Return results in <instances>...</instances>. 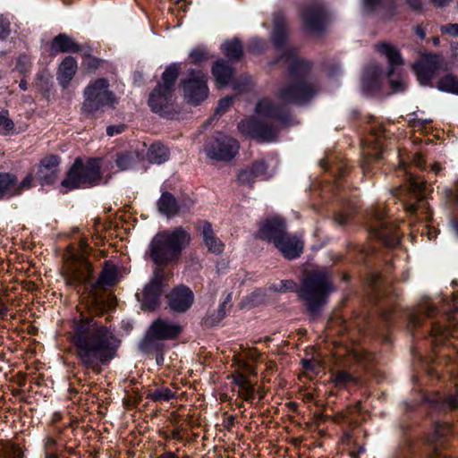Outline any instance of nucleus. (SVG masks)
Here are the masks:
<instances>
[{"label": "nucleus", "instance_id": "obj_1", "mask_svg": "<svg viewBox=\"0 0 458 458\" xmlns=\"http://www.w3.org/2000/svg\"><path fill=\"white\" fill-rule=\"evenodd\" d=\"M72 342L83 367L96 373L115 356L120 345L114 330L92 318L74 324Z\"/></svg>", "mask_w": 458, "mask_h": 458}, {"label": "nucleus", "instance_id": "obj_2", "mask_svg": "<svg viewBox=\"0 0 458 458\" xmlns=\"http://www.w3.org/2000/svg\"><path fill=\"white\" fill-rule=\"evenodd\" d=\"M281 59L289 64L291 79L278 89V103L264 98L257 104L256 112L263 117L284 123L288 115L286 106L308 101L316 93V89L307 78L310 64L299 58L294 50L289 49Z\"/></svg>", "mask_w": 458, "mask_h": 458}, {"label": "nucleus", "instance_id": "obj_3", "mask_svg": "<svg viewBox=\"0 0 458 458\" xmlns=\"http://www.w3.org/2000/svg\"><path fill=\"white\" fill-rule=\"evenodd\" d=\"M190 241V234L182 227L158 232L149 243L150 259L158 266L175 262Z\"/></svg>", "mask_w": 458, "mask_h": 458}, {"label": "nucleus", "instance_id": "obj_4", "mask_svg": "<svg viewBox=\"0 0 458 458\" xmlns=\"http://www.w3.org/2000/svg\"><path fill=\"white\" fill-rule=\"evenodd\" d=\"M333 291L329 274L324 269H317L304 276L302 285L298 292L308 310L312 315H316L327 303L328 294Z\"/></svg>", "mask_w": 458, "mask_h": 458}, {"label": "nucleus", "instance_id": "obj_5", "mask_svg": "<svg viewBox=\"0 0 458 458\" xmlns=\"http://www.w3.org/2000/svg\"><path fill=\"white\" fill-rule=\"evenodd\" d=\"M83 97L81 110L86 114H93L105 106L114 108L118 104L108 81L104 78L90 81L83 90Z\"/></svg>", "mask_w": 458, "mask_h": 458}, {"label": "nucleus", "instance_id": "obj_6", "mask_svg": "<svg viewBox=\"0 0 458 458\" xmlns=\"http://www.w3.org/2000/svg\"><path fill=\"white\" fill-rule=\"evenodd\" d=\"M78 252H69L65 258L63 276L68 285L77 286L89 281L92 268L87 260V241L81 239Z\"/></svg>", "mask_w": 458, "mask_h": 458}, {"label": "nucleus", "instance_id": "obj_7", "mask_svg": "<svg viewBox=\"0 0 458 458\" xmlns=\"http://www.w3.org/2000/svg\"><path fill=\"white\" fill-rule=\"evenodd\" d=\"M100 166L98 159H89L83 163L77 158L68 172L62 186L67 191L97 184L100 180Z\"/></svg>", "mask_w": 458, "mask_h": 458}, {"label": "nucleus", "instance_id": "obj_8", "mask_svg": "<svg viewBox=\"0 0 458 458\" xmlns=\"http://www.w3.org/2000/svg\"><path fill=\"white\" fill-rule=\"evenodd\" d=\"M179 71V65L175 64L169 65L163 72L162 81L150 94L148 105L155 113L162 114L166 108Z\"/></svg>", "mask_w": 458, "mask_h": 458}, {"label": "nucleus", "instance_id": "obj_9", "mask_svg": "<svg viewBox=\"0 0 458 458\" xmlns=\"http://www.w3.org/2000/svg\"><path fill=\"white\" fill-rule=\"evenodd\" d=\"M183 94L188 102L198 105L208 96L207 76L199 70H189L188 77L182 81Z\"/></svg>", "mask_w": 458, "mask_h": 458}, {"label": "nucleus", "instance_id": "obj_10", "mask_svg": "<svg viewBox=\"0 0 458 458\" xmlns=\"http://www.w3.org/2000/svg\"><path fill=\"white\" fill-rule=\"evenodd\" d=\"M239 147V142L235 139L218 132L209 140L205 150L212 159L229 161L238 153Z\"/></svg>", "mask_w": 458, "mask_h": 458}, {"label": "nucleus", "instance_id": "obj_11", "mask_svg": "<svg viewBox=\"0 0 458 458\" xmlns=\"http://www.w3.org/2000/svg\"><path fill=\"white\" fill-rule=\"evenodd\" d=\"M240 132L259 142H272L276 140L278 130L274 125H268L255 117H248L238 124Z\"/></svg>", "mask_w": 458, "mask_h": 458}, {"label": "nucleus", "instance_id": "obj_12", "mask_svg": "<svg viewBox=\"0 0 458 458\" xmlns=\"http://www.w3.org/2000/svg\"><path fill=\"white\" fill-rule=\"evenodd\" d=\"M445 61L442 55L427 53L413 64L418 81L423 86L428 85L435 73L445 68Z\"/></svg>", "mask_w": 458, "mask_h": 458}, {"label": "nucleus", "instance_id": "obj_13", "mask_svg": "<svg viewBox=\"0 0 458 458\" xmlns=\"http://www.w3.org/2000/svg\"><path fill=\"white\" fill-rule=\"evenodd\" d=\"M162 279L163 269H155L152 279L145 285L141 293L137 294L144 310H155L158 306L162 292Z\"/></svg>", "mask_w": 458, "mask_h": 458}, {"label": "nucleus", "instance_id": "obj_14", "mask_svg": "<svg viewBox=\"0 0 458 458\" xmlns=\"http://www.w3.org/2000/svg\"><path fill=\"white\" fill-rule=\"evenodd\" d=\"M158 211L170 218L186 210L193 205L191 200H183L178 202L173 194L169 192H163L157 203Z\"/></svg>", "mask_w": 458, "mask_h": 458}, {"label": "nucleus", "instance_id": "obj_15", "mask_svg": "<svg viewBox=\"0 0 458 458\" xmlns=\"http://www.w3.org/2000/svg\"><path fill=\"white\" fill-rule=\"evenodd\" d=\"M168 305L175 312H184L193 303L194 295L191 290L184 285H179L173 289L167 295Z\"/></svg>", "mask_w": 458, "mask_h": 458}, {"label": "nucleus", "instance_id": "obj_16", "mask_svg": "<svg viewBox=\"0 0 458 458\" xmlns=\"http://www.w3.org/2000/svg\"><path fill=\"white\" fill-rule=\"evenodd\" d=\"M182 329L181 325L178 323L157 318L151 324L148 334L159 340L174 339L181 334Z\"/></svg>", "mask_w": 458, "mask_h": 458}, {"label": "nucleus", "instance_id": "obj_17", "mask_svg": "<svg viewBox=\"0 0 458 458\" xmlns=\"http://www.w3.org/2000/svg\"><path fill=\"white\" fill-rule=\"evenodd\" d=\"M302 20L307 30L310 32L320 31L326 23V14L319 5L307 6L302 12Z\"/></svg>", "mask_w": 458, "mask_h": 458}, {"label": "nucleus", "instance_id": "obj_18", "mask_svg": "<svg viewBox=\"0 0 458 458\" xmlns=\"http://www.w3.org/2000/svg\"><path fill=\"white\" fill-rule=\"evenodd\" d=\"M276 247L288 259H296L303 250V242L296 235L285 233L279 241H276Z\"/></svg>", "mask_w": 458, "mask_h": 458}, {"label": "nucleus", "instance_id": "obj_19", "mask_svg": "<svg viewBox=\"0 0 458 458\" xmlns=\"http://www.w3.org/2000/svg\"><path fill=\"white\" fill-rule=\"evenodd\" d=\"M285 233L284 223L279 218H271L262 224L259 231V236L261 239L272 242L276 246V241H279Z\"/></svg>", "mask_w": 458, "mask_h": 458}, {"label": "nucleus", "instance_id": "obj_20", "mask_svg": "<svg viewBox=\"0 0 458 458\" xmlns=\"http://www.w3.org/2000/svg\"><path fill=\"white\" fill-rule=\"evenodd\" d=\"M78 69V63L76 59L71 55L65 56L59 64L56 72V78L59 84L66 89Z\"/></svg>", "mask_w": 458, "mask_h": 458}, {"label": "nucleus", "instance_id": "obj_21", "mask_svg": "<svg viewBox=\"0 0 458 458\" xmlns=\"http://www.w3.org/2000/svg\"><path fill=\"white\" fill-rule=\"evenodd\" d=\"M60 164V157L56 155H50L40 161L38 174L39 179L47 183L54 182L55 174Z\"/></svg>", "mask_w": 458, "mask_h": 458}, {"label": "nucleus", "instance_id": "obj_22", "mask_svg": "<svg viewBox=\"0 0 458 458\" xmlns=\"http://www.w3.org/2000/svg\"><path fill=\"white\" fill-rule=\"evenodd\" d=\"M267 165L263 160L255 161L251 166L247 167L238 174V182L241 184L250 185L257 178L266 174Z\"/></svg>", "mask_w": 458, "mask_h": 458}, {"label": "nucleus", "instance_id": "obj_23", "mask_svg": "<svg viewBox=\"0 0 458 458\" xmlns=\"http://www.w3.org/2000/svg\"><path fill=\"white\" fill-rule=\"evenodd\" d=\"M83 46H80L70 36L62 33L54 38L51 45L53 53H78L81 52Z\"/></svg>", "mask_w": 458, "mask_h": 458}, {"label": "nucleus", "instance_id": "obj_24", "mask_svg": "<svg viewBox=\"0 0 458 458\" xmlns=\"http://www.w3.org/2000/svg\"><path fill=\"white\" fill-rule=\"evenodd\" d=\"M203 241L208 250L215 254H220L224 250L223 242L215 235L211 225L208 222H202L199 225Z\"/></svg>", "mask_w": 458, "mask_h": 458}, {"label": "nucleus", "instance_id": "obj_25", "mask_svg": "<svg viewBox=\"0 0 458 458\" xmlns=\"http://www.w3.org/2000/svg\"><path fill=\"white\" fill-rule=\"evenodd\" d=\"M376 235L382 239L384 243L389 248H393L400 242V235L396 227L387 222L380 223L379 228L376 231Z\"/></svg>", "mask_w": 458, "mask_h": 458}, {"label": "nucleus", "instance_id": "obj_26", "mask_svg": "<svg viewBox=\"0 0 458 458\" xmlns=\"http://www.w3.org/2000/svg\"><path fill=\"white\" fill-rule=\"evenodd\" d=\"M233 68L224 60L216 61L212 67V74L218 87L228 85L233 77Z\"/></svg>", "mask_w": 458, "mask_h": 458}, {"label": "nucleus", "instance_id": "obj_27", "mask_svg": "<svg viewBox=\"0 0 458 458\" xmlns=\"http://www.w3.org/2000/svg\"><path fill=\"white\" fill-rule=\"evenodd\" d=\"M116 280V267L110 262H106L103 270L98 276V279L94 284V287L98 289H106V287L113 285Z\"/></svg>", "mask_w": 458, "mask_h": 458}, {"label": "nucleus", "instance_id": "obj_28", "mask_svg": "<svg viewBox=\"0 0 458 458\" xmlns=\"http://www.w3.org/2000/svg\"><path fill=\"white\" fill-rule=\"evenodd\" d=\"M271 38L276 48L282 49L285 47L287 41V25L284 18L277 17L275 20Z\"/></svg>", "mask_w": 458, "mask_h": 458}, {"label": "nucleus", "instance_id": "obj_29", "mask_svg": "<svg viewBox=\"0 0 458 458\" xmlns=\"http://www.w3.org/2000/svg\"><path fill=\"white\" fill-rule=\"evenodd\" d=\"M233 365L234 367V371L228 377L232 378L233 382H238V377H242L243 380H250V376L257 374L256 369L252 365L238 357L233 359Z\"/></svg>", "mask_w": 458, "mask_h": 458}, {"label": "nucleus", "instance_id": "obj_30", "mask_svg": "<svg viewBox=\"0 0 458 458\" xmlns=\"http://www.w3.org/2000/svg\"><path fill=\"white\" fill-rule=\"evenodd\" d=\"M19 194L17 178L8 173L0 174V199Z\"/></svg>", "mask_w": 458, "mask_h": 458}, {"label": "nucleus", "instance_id": "obj_31", "mask_svg": "<svg viewBox=\"0 0 458 458\" xmlns=\"http://www.w3.org/2000/svg\"><path fill=\"white\" fill-rule=\"evenodd\" d=\"M81 52L82 56V68L86 72H95L98 68L102 66L103 60L92 55V49L89 46H83Z\"/></svg>", "mask_w": 458, "mask_h": 458}, {"label": "nucleus", "instance_id": "obj_32", "mask_svg": "<svg viewBox=\"0 0 458 458\" xmlns=\"http://www.w3.org/2000/svg\"><path fill=\"white\" fill-rule=\"evenodd\" d=\"M147 157L149 162L163 164L169 157V149L161 143H154L148 150Z\"/></svg>", "mask_w": 458, "mask_h": 458}, {"label": "nucleus", "instance_id": "obj_33", "mask_svg": "<svg viewBox=\"0 0 458 458\" xmlns=\"http://www.w3.org/2000/svg\"><path fill=\"white\" fill-rule=\"evenodd\" d=\"M378 52L383 54L388 59L392 66H398L403 64V59L399 50L387 43H380L376 46Z\"/></svg>", "mask_w": 458, "mask_h": 458}, {"label": "nucleus", "instance_id": "obj_34", "mask_svg": "<svg viewBox=\"0 0 458 458\" xmlns=\"http://www.w3.org/2000/svg\"><path fill=\"white\" fill-rule=\"evenodd\" d=\"M22 448L11 441L0 440V456L2 458H22Z\"/></svg>", "mask_w": 458, "mask_h": 458}, {"label": "nucleus", "instance_id": "obj_35", "mask_svg": "<svg viewBox=\"0 0 458 458\" xmlns=\"http://www.w3.org/2000/svg\"><path fill=\"white\" fill-rule=\"evenodd\" d=\"M406 173V188L415 197L420 200L423 198V192L425 189V182L418 176H414L409 172Z\"/></svg>", "mask_w": 458, "mask_h": 458}, {"label": "nucleus", "instance_id": "obj_36", "mask_svg": "<svg viewBox=\"0 0 458 458\" xmlns=\"http://www.w3.org/2000/svg\"><path fill=\"white\" fill-rule=\"evenodd\" d=\"M138 161V154L136 152H122L117 154L115 164L120 171L127 170L132 167Z\"/></svg>", "mask_w": 458, "mask_h": 458}, {"label": "nucleus", "instance_id": "obj_37", "mask_svg": "<svg viewBox=\"0 0 458 458\" xmlns=\"http://www.w3.org/2000/svg\"><path fill=\"white\" fill-rule=\"evenodd\" d=\"M437 89L442 91L458 95V79L452 74H446L439 80Z\"/></svg>", "mask_w": 458, "mask_h": 458}, {"label": "nucleus", "instance_id": "obj_38", "mask_svg": "<svg viewBox=\"0 0 458 458\" xmlns=\"http://www.w3.org/2000/svg\"><path fill=\"white\" fill-rule=\"evenodd\" d=\"M223 50L226 56L231 59H239L242 55V46L241 41L237 38L225 41L223 44Z\"/></svg>", "mask_w": 458, "mask_h": 458}, {"label": "nucleus", "instance_id": "obj_39", "mask_svg": "<svg viewBox=\"0 0 458 458\" xmlns=\"http://www.w3.org/2000/svg\"><path fill=\"white\" fill-rule=\"evenodd\" d=\"M238 386V394L244 401H252L254 398V387L250 380H243L242 377H238V382H233Z\"/></svg>", "mask_w": 458, "mask_h": 458}, {"label": "nucleus", "instance_id": "obj_40", "mask_svg": "<svg viewBox=\"0 0 458 458\" xmlns=\"http://www.w3.org/2000/svg\"><path fill=\"white\" fill-rule=\"evenodd\" d=\"M175 394L167 387L157 388L147 394V398L154 402H167L174 397Z\"/></svg>", "mask_w": 458, "mask_h": 458}, {"label": "nucleus", "instance_id": "obj_41", "mask_svg": "<svg viewBox=\"0 0 458 458\" xmlns=\"http://www.w3.org/2000/svg\"><path fill=\"white\" fill-rule=\"evenodd\" d=\"M435 402L437 409L443 411H451L458 408V399L454 394L441 396Z\"/></svg>", "mask_w": 458, "mask_h": 458}, {"label": "nucleus", "instance_id": "obj_42", "mask_svg": "<svg viewBox=\"0 0 458 458\" xmlns=\"http://www.w3.org/2000/svg\"><path fill=\"white\" fill-rule=\"evenodd\" d=\"M452 428L448 423L437 422L435 424L432 434L428 437V440L430 442L440 440L441 438L448 436L451 433Z\"/></svg>", "mask_w": 458, "mask_h": 458}, {"label": "nucleus", "instance_id": "obj_43", "mask_svg": "<svg viewBox=\"0 0 458 458\" xmlns=\"http://www.w3.org/2000/svg\"><path fill=\"white\" fill-rule=\"evenodd\" d=\"M271 288L276 292L295 291L297 284L292 280H284L277 284H273Z\"/></svg>", "mask_w": 458, "mask_h": 458}, {"label": "nucleus", "instance_id": "obj_44", "mask_svg": "<svg viewBox=\"0 0 458 458\" xmlns=\"http://www.w3.org/2000/svg\"><path fill=\"white\" fill-rule=\"evenodd\" d=\"M208 58V51L203 48L193 49L190 54V59L194 64L205 61Z\"/></svg>", "mask_w": 458, "mask_h": 458}, {"label": "nucleus", "instance_id": "obj_45", "mask_svg": "<svg viewBox=\"0 0 458 458\" xmlns=\"http://www.w3.org/2000/svg\"><path fill=\"white\" fill-rule=\"evenodd\" d=\"M0 127L3 128V130L5 132H8V131H12L14 128V123L8 117V112L7 111H2L0 113Z\"/></svg>", "mask_w": 458, "mask_h": 458}, {"label": "nucleus", "instance_id": "obj_46", "mask_svg": "<svg viewBox=\"0 0 458 458\" xmlns=\"http://www.w3.org/2000/svg\"><path fill=\"white\" fill-rule=\"evenodd\" d=\"M233 104V98L225 97L219 100L217 107L216 109V114H223L228 110Z\"/></svg>", "mask_w": 458, "mask_h": 458}, {"label": "nucleus", "instance_id": "obj_47", "mask_svg": "<svg viewBox=\"0 0 458 458\" xmlns=\"http://www.w3.org/2000/svg\"><path fill=\"white\" fill-rule=\"evenodd\" d=\"M390 86H391L392 91L394 93H397V92H401V91L404 90V89L406 87V82L403 79L392 80L390 81Z\"/></svg>", "mask_w": 458, "mask_h": 458}, {"label": "nucleus", "instance_id": "obj_48", "mask_svg": "<svg viewBox=\"0 0 458 458\" xmlns=\"http://www.w3.org/2000/svg\"><path fill=\"white\" fill-rule=\"evenodd\" d=\"M441 32L453 37H458V24H447L441 27Z\"/></svg>", "mask_w": 458, "mask_h": 458}, {"label": "nucleus", "instance_id": "obj_49", "mask_svg": "<svg viewBox=\"0 0 458 458\" xmlns=\"http://www.w3.org/2000/svg\"><path fill=\"white\" fill-rule=\"evenodd\" d=\"M265 44V41H263L262 39L254 38L251 40L249 49L252 53H258L264 48Z\"/></svg>", "mask_w": 458, "mask_h": 458}, {"label": "nucleus", "instance_id": "obj_50", "mask_svg": "<svg viewBox=\"0 0 458 458\" xmlns=\"http://www.w3.org/2000/svg\"><path fill=\"white\" fill-rule=\"evenodd\" d=\"M11 32L10 22L6 20L0 19V38H5Z\"/></svg>", "mask_w": 458, "mask_h": 458}, {"label": "nucleus", "instance_id": "obj_51", "mask_svg": "<svg viewBox=\"0 0 458 458\" xmlns=\"http://www.w3.org/2000/svg\"><path fill=\"white\" fill-rule=\"evenodd\" d=\"M125 126L123 124L110 125L106 128V133L109 137L120 134L124 131Z\"/></svg>", "mask_w": 458, "mask_h": 458}, {"label": "nucleus", "instance_id": "obj_52", "mask_svg": "<svg viewBox=\"0 0 458 458\" xmlns=\"http://www.w3.org/2000/svg\"><path fill=\"white\" fill-rule=\"evenodd\" d=\"M383 156V152L380 151L379 153H377L374 157H372L371 156H366L364 157V160H363V163L361 165V168H362V171H363V174H366L369 170V163L370 162V160L372 158H375L377 160L380 159Z\"/></svg>", "mask_w": 458, "mask_h": 458}, {"label": "nucleus", "instance_id": "obj_53", "mask_svg": "<svg viewBox=\"0 0 458 458\" xmlns=\"http://www.w3.org/2000/svg\"><path fill=\"white\" fill-rule=\"evenodd\" d=\"M32 185V175L31 174H28L23 180L22 182L18 184V189H19V194L23 191V190H27V189H30Z\"/></svg>", "mask_w": 458, "mask_h": 458}, {"label": "nucleus", "instance_id": "obj_54", "mask_svg": "<svg viewBox=\"0 0 458 458\" xmlns=\"http://www.w3.org/2000/svg\"><path fill=\"white\" fill-rule=\"evenodd\" d=\"M431 334L434 337L443 336L445 338L447 335V329L441 326L435 325L432 327Z\"/></svg>", "mask_w": 458, "mask_h": 458}, {"label": "nucleus", "instance_id": "obj_55", "mask_svg": "<svg viewBox=\"0 0 458 458\" xmlns=\"http://www.w3.org/2000/svg\"><path fill=\"white\" fill-rule=\"evenodd\" d=\"M351 378L350 375L344 371H339L336 373L335 381L337 385L344 384Z\"/></svg>", "mask_w": 458, "mask_h": 458}, {"label": "nucleus", "instance_id": "obj_56", "mask_svg": "<svg viewBox=\"0 0 458 458\" xmlns=\"http://www.w3.org/2000/svg\"><path fill=\"white\" fill-rule=\"evenodd\" d=\"M56 440L51 437H47L44 443L45 451H55Z\"/></svg>", "mask_w": 458, "mask_h": 458}, {"label": "nucleus", "instance_id": "obj_57", "mask_svg": "<svg viewBox=\"0 0 458 458\" xmlns=\"http://www.w3.org/2000/svg\"><path fill=\"white\" fill-rule=\"evenodd\" d=\"M420 324V316L417 312H411L409 315V326L415 327Z\"/></svg>", "mask_w": 458, "mask_h": 458}, {"label": "nucleus", "instance_id": "obj_58", "mask_svg": "<svg viewBox=\"0 0 458 458\" xmlns=\"http://www.w3.org/2000/svg\"><path fill=\"white\" fill-rule=\"evenodd\" d=\"M230 296L227 297V300L225 301L218 309L219 318H222L225 317L226 310L228 309V301H229Z\"/></svg>", "mask_w": 458, "mask_h": 458}, {"label": "nucleus", "instance_id": "obj_59", "mask_svg": "<svg viewBox=\"0 0 458 458\" xmlns=\"http://www.w3.org/2000/svg\"><path fill=\"white\" fill-rule=\"evenodd\" d=\"M420 311H423L427 317H432L436 312V308L431 305H427V307L421 308Z\"/></svg>", "mask_w": 458, "mask_h": 458}, {"label": "nucleus", "instance_id": "obj_60", "mask_svg": "<svg viewBox=\"0 0 458 458\" xmlns=\"http://www.w3.org/2000/svg\"><path fill=\"white\" fill-rule=\"evenodd\" d=\"M346 221H347V216L344 214H337L335 216V222L339 225H344L346 223Z\"/></svg>", "mask_w": 458, "mask_h": 458}, {"label": "nucleus", "instance_id": "obj_61", "mask_svg": "<svg viewBox=\"0 0 458 458\" xmlns=\"http://www.w3.org/2000/svg\"><path fill=\"white\" fill-rule=\"evenodd\" d=\"M364 6L367 9H373L378 3V0H363Z\"/></svg>", "mask_w": 458, "mask_h": 458}, {"label": "nucleus", "instance_id": "obj_62", "mask_svg": "<svg viewBox=\"0 0 458 458\" xmlns=\"http://www.w3.org/2000/svg\"><path fill=\"white\" fill-rule=\"evenodd\" d=\"M413 163L420 167H422L424 165V160L421 155L416 154L413 158Z\"/></svg>", "mask_w": 458, "mask_h": 458}, {"label": "nucleus", "instance_id": "obj_63", "mask_svg": "<svg viewBox=\"0 0 458 458\" xmlns=\"http://www.w3.org/2000/svg\"><path fill=\"white\" fill-rule=\"evenodd\" d=\"M45 458H58L56 451H45Z\"/></svg>", "mask_w": 458, "mask_h": 458}, {"label": "nucleus", "instance_id": "obj_64", "mask_svg": "<svg viewBox=\"0 0 458 458\" xmlns=\"http://www.w3.org/2000/svg\"><path fill=\"white\" fill-rule=\"evenodd\" d=\"M158 458H178V456L175 455V454H174L173 452H165L163 454H161Z\"/></svg>", "mask_w": 458, "mask_h": 458}]
</instances>
